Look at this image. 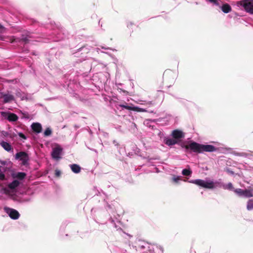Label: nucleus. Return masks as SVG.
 Returning a JSON list of instances; mask_svg holds the SVG:
<instances>
[{"instance_id":"f257e3e1","label":"nucleus","mask_w":253,"mask_h":253,"mask_svg":"<svg viewBox=\"0 0 253 253\" xmlns=\"http://www.w3.org/2000/svg\"><path fill=\"white\" fill-rule=\"evenodd\" d=\"M186 149L187 152L201 153L203 152H213L216 148L211 145H203L196 142H191L188 144L182 146Z\"/></svg>"},{"instance_id":"f03ea898","label":"nucleus","mask_w":253,"mask_h":253,"mask_svg":"<svg viewBox=\"0 0 253 253\" xmlns=\"http://www.w3.org/2000/svg\"><path fill=\"white\" fill-rule=\"evenodd\" d=\"M190 182L207 189H213L214 187V183L212 181L207 182L200 179L192 180L190 181Z\"/></svg>"},{"instance_id":"7ed1b4c3","label":"nucleus","mask_w":253,"mask_h":253,"mask_svg":"<svg viewBox=\"0 0 253 253\" xmlns=\"http://www.w3.org/2000/svg\"><path fill=\"white\" fill-rule=\"evenodd\" d=\"M15 159H19L22 161V165L26 166L28 165V162L29 160V157L28 154L25 152H19L17 153L15 155Z\"/></svg>"},{"instance_id":"20e7f679","label":"nucleus","mask_w":253,"mask_h":253,"mask_svg":"<svg viewBox=\"0 0 253 253\" xmlns=\"http://www.w3.org/2000/svg\"><path fill=\"white\" fill-rule=\"evenodd\" d=\"M241 5L247 12L253 14V0H245L241 2Z\"/></svg>"},{"instance_id":"39448f33","label":"nucleus","mask_w":253,"mask_h":253,"mask_svg":"<svg viewBox=\"0 0 253 253\" xmlns=\"http://www.w3.org/2000/svg\"><path fill=\"white\" fill-rule=\"evenodd\" d=\"M4 210L10 217L13 219H17L20 216V214L16 210L9 208H5Z\"/></svg>"},{"instance_id":"423d86ee","label":"nucleus","mask_w":253,"mask_h":253,"mask_svg":"<svg viewBox=\"0 0 253 253\" xmlns=\"http://www.w3.org/2000/svg\"><path fill=\"white\" fill-rule=\"evenodd\" d=\"M238 195L245 197L250 198L253 196V187L248 189L242 190L238 189Z\"/></svg>"},{"instance_id":"0eeeda50","label":"nucleus","mask_w":253,"mask_h":253,"mask_svg":"<svg viewBox=\"0 0 253 253\" xmlns=\"http://www.w3.org/2000/svg\"><path fill=\"white\" fill-rule=\"evenodd\" d=\"M62 148L59 145L54 148L51 154L52 158L56 160L60 159L61 158L60 156L62 152Z\"/></svg>"},{"instance_id":"6e6552de","label":"nucleus","mask_w":253,"mask_h":253,"mask_svg":"<svg viewBox=\"0 0 253 253\" xmlns=\"http://www.w3.org/2000/svg\"><path fill=\"white\" fill-rule=\"evenodd\" d=\"M171 135L175 139H179L184 137V133L181 130L178 129L173 130Z\"/></svg>"},{"instance_id":"1a4fd4ad","label":"nucleus","mask_w":253,"mask_h":253,"mask_svg":"<svg viewBox=\"0 0 253 253\" xmlns=\"http://www.w3.org/2000/svg\"><path fill=\"white\" fill-rule=\"evenodd\" d=\"M1 97L3 98V103H6L14 100V97L13 95L1 93Z\"/></svg>"},{"instance_id":"9d476101","label":"nucleus","mask_w":253,"mask_h":253,"mask_svg":"<svg viewBox=\"0 0 253 253\" xmlns=\"http://www.w3.org/2000/svg\"><path fill=\"white\" fill-rule=\"evenodd\" d=\"M31 127L33 131L36 133H39L42 131V127L40 123H34L32 125Z\"/></svg>"},{"instance_id":"9b49d317","label":"nucleus","mask_w":253,"mask_h":253,"mask_svg":"<svg viewBox=\"0 0 253 253\" xmlns=\"http://www.w3.org/2000/svg\"><path fill=\"white\" fill-rule=\"evenodd\" d=\"M1 147L6 151L9 152L12 149L11 145L9 143L5 141H2L0 143Z\"/></svg>"},{"instance_id":"f8f14e48","label":"nucleus","mask_w":253,"mask_h":253,"mask_svg":"<svg viewBox=\"0 0 253 253\" xmlns=\"http://www.w3.org/2000/svg\"><path fill=\"white\" fill-rule=\"evenodd\" d=\"M70 168L72 171L75 173H79L81 170V167L77 164L71 165Z\"/></svg>"},{"instance_id":"ddd939ff","label":"nucleus","mask_w":253,"mask_h":253,"mask_svg":"<svg viewBox=\"0 0 253 253\" xmlns=\"http://www.w3.org/2000/svg\"><path fill=\"white\" fill-rule=\"evenodd\" d=\"M20 182L18 180H14L8 185V187L11 190H13L17 188Z\"/></svg>"},{"instance_id":"4468645a","label":"nucleus","mask_w":253,"mask_h":253,"mask_svg":"<svg viewBox=\"0 0 253 253\" xmlns=\"http://www.w3.org/2000/svg\"><path fill=\"white\" fill-rule=\"evenodd\" d=\"M222 11L225 13H229L231 10V7L228 3H224L221 7Z\"/></svg>"},{"instance_id":"2eb2a0df","label":"nucleus","mask_w":253,"mask_h":253,"mask_svg":"<svg viewBox=\"0 0 253 253\" xmlns=\"http://www.w3.org/2000/svg\"><path fill=\"white\" fill-rule=\"evenodd\" d=\"M18 119V117L17 115L14 113H9L7 117V120L10 122H15Z\"/></svg>"},{"instance_id":"dca6fc26","label":"nucleus","mask_w":253,"mask_h":253,"mask_svg":"<svg viewBox=\"0 0 253 253\" xmlns=\"http://www.w3.org/2000/svg\"><path fill=\"white\" fill-rule=\"evenodd\" d=\"M165 143L168 146H172L177 143V141L175 139H167L165 140Z\"/></svg>"},{"instance_id":"f3484780","label":"nucleus","mask_w":253,"mask_h":253,"mask_svg":"<svg viewBox=\"0 0 253 253\" xmlns=\"http://www.w3.org/2000/svg\"><path fill=\"white\" fill-rule=\"evenodd\" d=\"M137 251L140 252V253H148V249H146L145 246L143 245H139L138 246V249Z\"/></svg>"},{"instance_id":"a211bd4d","label":"nucleus","mask_w":253,"mask_h":253,"mask_svg":"<svg viewBox=\"0 0 253 253\" xmlns=\"http://www.w3.org/2000/svg\"><path fill=\"white\" fill-rule=\"evenodd\" d=\"M15 41L16 42H23L24 43L26 44L29 42V40L27 37H24L21 39H17L15 40Z\"/></svg>"},{"instance_id":"6ab92c4d","label":"nucleus","mask_w":253,"mask_h":253,"mask_svg":"<svg viewBox=\"0 0 253 253\" xmlns=\"http://www.w3.org/2000/svg\"><path fill=\"white\" fill-rule=\"evenodd\" d=\"M133 111L137 112H147L146 110L143 108H141L138 107L133 106L132 110Z\"/></svg>"},{"instance_id":"aec40b11","label":"nucleus","mask_w":253,"mask_h":253,"mask_svg":"<svg viewBox=\"0 0 253 253\" xmlns=\"http://www.w3.org/2000/svg\"><path fill=\"white\" fill-rule=\"evenodd\" d=\"M26 174L25 172H19L17 173L16 177L20 180H22L26 177Z\"/></svg>"},{"instance_id":"412c9836","label":"nucleus","mask_w":253,"mask_h":253,"mask_svg":"<svg viewBox=\"0 0 253 253\" xmlns=\"http://www.w3.org/2000/svg\"><path fill=\"white\" fill-rule=\"evenodd\" d=\"M247 208L249 211L253 210V199L250 200L248 201V202L247 203Z\"/></svg>"},{"instance_id":"4be33fe9","label":"nucleus","mask_w":253,"mask_h":253,"mask_svg":"<svg viewBox=\"0 0 253 253\" xmlns=\"http://www.w3.org/2000/svg\"><path fill=\"white\" fill-rule=\"evenodd\" d=\"M182 173L183 175L189 176L192 173V171L188 169H184L182 170Z\"/></svg>"},{"instance_id":"5701e85b","label":"nucleus","mask_w":253,"mask_h":253,"mask_svg":"<svg viewBox=\"0 0 253 253\" xmlns=\"http://www.w3.org/2000/svg\"><path fill=\"white\" fill-rule=\"evenodd\" d=\"M119 106L120 107H121L123 109H127V110H130V111H132V107L133 106H128L126 105H126H124V104H120L119 105Z\"/></svg>"},{"instance_id":"b1692460","label":"nucleus","mask_w":253,"mask_h":253,"mask_svg":"<svg viewBox=\"0 0 253 253\" xmlns=\"http://www.w3.org/2000/svg\"><path fill=\"white\" fill-rule=\"evenodd\" d=\"M52 133V131L51 129L49 127H47L44 132V136H49Z\"/></svg>"},{"instance_id":"393cba45","label":"nucleus","mask_w":253,"mask_h":253,"mask_svg":"<svg viewBox=\"0 0 253 253\" xmlns=\"http://www.w3.org/2000/svg\"><path fill=\"white\" fill-rule=\"evenodd\" d=\"M170 74H172V73L171 72V71H166L164 74H163V78L164 79H167L168 76Z\"/></svg>"},{"instance_id":"a878e982","label":"nucleus","mask_w":253,"mask_h":253,"mask_svg":"<svg viewBox=\"0 0 253 253\" xmlns=\"http://www.w3.org/2000/svg\"><path fill=\"white\" fill-rule=\"evenodd\" d=\"M210 2L213 3L216 5H219V3L217 0H208Z\"/></svg>"},{"instance_id":"bb28decb","label":"nucleus","mask_w":253,"mask_h":253,"mask_svg":"<svg viewBox=\"0 0 253 253\" xmlns=\"http://www.w3.org/2000/svg\"><path fill=\"white\" fill-rule=\"evenodd\" d=\"M18 136L20 137H21V138H23L24 139H27L26 136L22 132H18Z\"/></svg>"},{"instance_id":"cd10ccee","label":"nucleus","mask_w":253,"mask_h":253,"mask_svg":"<svg viewBox=\"0 0 253 253\" xmlns=\"http://www.w3.org/2000/svg\"><path fill=\"white\" fill-rule=\"evenodd\" d=\"M156 99L152 100V101H149L147 103V104L149 105H154L155 104V101Z\"/></svg>"},{"instance_id":"c85d7f7f","label":"nucleus","mask_w":253,"mask_h":253,"mask_svg":"<svg viewBox=\"0 0 253 253\" xmlns=\"http://www.w3.org/2000/svg\"><path fill=\"white\" fill-rule=\"evenodd\" d=\"M5 178V176L2 172H0V180H4Z\"/></svg>"},{"instance_id":"c756f323","label":"nucleus","mask_w":253,"mask_h":253,"mask_svg":"<svg viewBox=\"0 0 253 253\" xmlns=\"http://www.w3.org/2000/svg\"><path fill=\"white\" fill-rule=\"evenodd\" d=\"M55 174L56 176L59 177L61 174L60 171L59 170H57V169L55 170Z\"/></svg>"},{"instance_id":"7c9ffc66","label":"nucleus","mask_w":253,"mask_h":253,"mask_svg":"<svg viewBox=\"0 0 253 253\" xmlns=\"http://www.w3.org/2000/svg\"><path fill=\"white\" fill-rule=\"evenodd\" d=\"M0 32L1 33H4V31L5 30V28L2 26L0 24Z\"/></svg>"},{"instance_id":"2f4dec72","label":"nucleus","mask_w":253,"mask_h":253,"mask_svg":"<svg viewBox=\"0 0 253 253\" xmlns=\"http://www.w3.org/2000/svg\"><path fill=\"white\" fill-rule=\"evenodd\" d=\"M226 186L227 188H228L229 190H231L233 188L232 184L231 183H228Z\"/></svg>"},{"instance_id":"473e14b6","label":"nucleus","mask_w":253,"mask_h":253,"mask_svg":"<svg viewBox=\"0 0 253 253\" xmlns=\"http://www.w3.org/2000/svg\"><path fill=\"white\" fill-rule=\"evenodd\" d=\"M180 179V178L178 176H177V177H173V180L175 182H177V181Z\"/></svg>"},{"instance_id":"72a5a7b5","label":"nucleus","mask_w":253,"mask_h":253,"mask_svg":"<svg viewBox=\"0 0 253 253\" xmlns=\"http://www.w3.org/2000/svg\"><path fill=\"white\" fill-rule=\"evenodd\" d=\"M0 40H3V37L2 36L0 35Z\"/></svg>"}]
</instances>
